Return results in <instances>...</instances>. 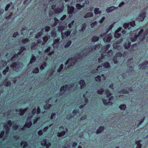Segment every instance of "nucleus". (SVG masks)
Wrapping results in <instances>:
<instances>
[{
	"instance_id": "338daca9",
	"label": "nucleus",
	"mask_w": 148,
	"mask_h": 148,
	"mask_svg": "<svg viewBox=\"0 0 148 148\" xmlns=\"http://www.w3.org/2000/svg\"><path fill=\"white\" fill-rule=\"evenodd\" d=\"M12 123H13L11 120H9L7 121V124L9 125L10 127H11Z\"/></svg>"
},
{
	"instance_id": "39448f33",
	"label": "nucleus",
	"mask_w": 148,
	"mask_h": 148,
	"mask_svg": "<svg viewBox=\"0 0 148 148\" xmlns=\"http://www.w3.org/2000/svg\"><path fill=\"white\" fill-rule=\"evenodd\" d=\"M139 66L142 68V69H145L148 67V61L145 60L139 65Z\"/></svg>"
},
{
	"instance_id": "72a5a7b5",
	"label": "nucleus",
	"mask_w": 148,
	"mask_h": 148,
	"mask_svg": "<svg viewBox=\"0 0 148 148\" xmlns=\"http://www.w3.org/2000/svg\"><path fill=\"white\" fill-rule=\"evenodd\" d=\"M118 58H117L116 56H114L112 58V61L113 63L115 64H117L118 63V61L117 60V59H118Z\"/></svg>"
},
{
	"instance_id": "f3484780",
	"label": "nucleus",
	"mask_w": 148,
	"mask_h": 148,
	"mask_svg": "<svg viewBox=\"0 0 148 148\" xmlns=\"http://www.w3.org/2000/svg\"><path fill=\"white\" fill-rule=\"evenodd\" d=\"M102 66L104 67L106 69H108L110 67L109 63L108 62H106L102 64Z\"/></svg>"
},
{
	"instance_id": "49530a36",
	"label": "nucleus",
	"mask_w": 148,
	"mask_h": 148,
	"mask_svg": "<svg viewBox=\"0 0 148 148\" xmlns=\"http://www.w3.org/2000/svg\"><path fill=\"white\" fill-rule=\"evenodd\" d=\"M145 116H143L141 119V121H140L139 124L137 125V127H138L139 126L141 125L142 123L144 122V120H145Z\"/></svg>"
},
{
	"instance_id": "79ce46f5",
	"label": "nucleus",
	"mask_w": 148,
	"mask_h": 148,
	"mask_svg": "<svg viewBox=\"0 0 148 148\" xmlns=\"http://www.w3.org/2000/svg\"><path fill=\"white\" fill-rule=\"evenodd\" d=\"M95 81L97 82H100L101 81V77L99 75H98L95 78Z\"/></svg>"
},
{
	"instance_id": "4c0bfd02",
	"label": "nucleus",
	"mask_w": 148,
	"mask_h": 148,
	"mask_svg": "<svg viewBox=\"0 0 148 148\" xmlns=\"http://www.w3.org/2000/svg\"><path fill=\"white\" fill-rule=\"evenodd\" d=\"M17 66L16 62H14L10 65V66L14 69H16Z\"/></svg>"
},
{
	"instance_id": "5fc2aeb1",
	"label": "nucleus",
	"mask_w": 148,
	"mask_h": 148,
	"mask_svg": "<svg viewBox=\"0 0 148 148\" xmlns=\"http://www.w3.org/2000/svg\"><path fill=\"white\" fill-rule=\"evenodd\" d=\"M60 41V39L59 38H57L55 39L53 41V43L52 45H54L57 44L58 43V42H59Z\"/></svg>"
},
{
	"instance_id": "bf43d9fd",
	"label": "nucleus",
	"mask_w": 148,
	"mask_h": 148,
	"mask_svg": "<svg viewBox=\"0 0 148 148\" xmlns=\"http://www.w3.org/2000/svg\"><path fill=\"white\" fill-rule=\"evenodd\" d=\"M98 46H99V45H93L91 48V50L92 51L93 50H96V49L98 47Z\"/></svg>"
},
{
	"instance_id": "cd10ccee",
	"label": "nucleus",
	"mask_w": 148,
	"mask_h": 148,
	"mask_svg": "<svg viewBox=\"0 0 148 148\" xmlns=\"http://www.w3.org/2000/svg\"><path fill=\"white\" fill-rule=\"evenodd\" d=\"M105 93L107 98H109L112 95L111 92L108 90H106Z\"/></svg>"
},
{
	"instance_id": "c756f323",
	"label": "nucleus",
	"mask_w": 148,
	"mask_h": 148,
	"mask_svg": "<svg viewBox=\"0 0 148 148\" xmlns=\"http://www.w3.org/2000/svg\"><path fill=\"white\" fill-rule=\"evenodd\" d=\"M119 108L121 110L124 111L126 108V105L125 104H121L119 106Z\"/></svg>"
},
{
	"instance_id": "2eb2a0df",
	"label": "nucleus",
	"mask_w": 148,
	"mask_h": 148,
	"mask_svg": "<svg viewBox=\"0 0 148 148\" xmlns=\"http://www.w3.org/2000/svg\"><path fill=\"white\" fill-rule=\"evenodd\" d=\"M65 134V131L63 130L60 132H58L57 133V136L58 137H61L64 136Z\"/></svg>"
},
{
	"instance_id": "393cba45",
	"label": "nucleus",
	"mask_w": 148,
	"mask_h": 148,
	"mask_svg": "<svg viewBox=\"0 0 148 148\" xmlns=\"http://www.w3.org/2000/svg\"><path fill=\"white\" fill-rule=\"evenodd\" d=\"M36 57L33 55H32V58L30 61L29 64H31L32 63L36 61Z\"/></svg>"
},
{
	"instance_id": "09e8293b",
	"label": "nucleus",
	"mask_w": 148,
	"mask_h": 148,
	"mask_svg": "<svg viewBox=\"0 0 148 148\" xmlns=\"http://www.w3.org/2000/svg\"><path fill=\"white\" fill-rule=\"evenodd\" d=\"M121 34L119 32H115V34H114V37L116 38H119L121 36Z\"/></svg>"
},
{
	"instance_id": "aec40b11",
	"label": "nucleus",
	"mask_w": 148,
	"mask_h": 148,
	"mask_svg": "<svg viewBox=\"0 0 148 148\" xmlns=\"http://www.w3.org/2000/svg\"><path fill=\"white\" fill-rule=\"evenodd\" d=\"M99 37L94 36L91 38V41L92 42H95L99 40Z\"/></svg>"
},
{
	"instance_id": "473e14b6",
	"label": "nucleus",
	"mask_w": 148,
	"mask_h": 148,
	"mask_svg": "<svg viewBox=\"0 0 148 148\" xmlns=\"http://www.w3.org/2000/svg\"><path fill=\"white\" fill-rule=\"evenodd\" d=\"M86 24L85 23H83L82 25V26L81 27V28L80 29L81 31L82 32H83L84 31L86 27Z\"/></svg>"
},
{
	"instance_id": "6e6552de",
	"label": "nucleus",
	"mask_w": 148,
	"mask_h": 148,
	"mask_svg": "<svg viewBox=\"0 0 148 148\" xmlns=\"http://www.w3.org/2000/svg\"><path fill=\"white\" fill-rule=\"evenodd\" d=\"M117 7H116L114 6H112L109 7L107 8L106 9V11L107 12L109 13L111 12L114 10V9H116Z\"/></svg>"
},
{
	"instance_id": "0eeeda50",
	"label": "nucleus",
	"mask_w": 148,
	"mask_h": 148,
	"mask_svg": "<svg viewBox=\"0 0 148 148\" xmlns=\"http://www.w3.org/2000/svg\"><path fill=\"white\" fill-rule=\"evenodd\" d=\"M146 14V12H145L144 11L142 12L139 15V16L140 18H140H139V20H140L141 21H143L145 17Z\"/></svg>"
},
{
	"instance_id": "dca6fc26",
	"label": "nucleus",
	"mask_w": 148,
	"mask_h": 148,
	"mask_svg": "<svg viewBox=\"0 0 148 148\" xmlns=\"http://www.w3.org/2000/svg\"><path fill=\"white\" fill-rule=\"evenodd\" d=\"M20 145L23 148H26L28 145L27 142L25 141H22L20 143Z\"/></svg>"
},
{
	"instance_id": "6e6d98bb",
	"label": "nucleus",
	"mask_w": 148,
	"mask_h": 148,
	"mask_svg": "<svg viewBox=\"0 0 148 148\" xmlns=\"http://www.w3.org/2000/svg\"><path fill=\"white\" fill-rule=\"evenodd\" d=\"M54 26H56L59 22V20L56 17H54Z\"/></svg>"
},
{
	"instance_id": "3c124183",
	"label": "nucleus",
	"mask_w": 148,
	"mask_h": 148,
	"mask_svg": "<svg viewBox=\"0 0 148 148\" xmlns=\"http://www.w3.org/2000/svg\"><path fill=\"white\" fill-rule=\"evenodd\" d=\"M122 54L120 52H117L115 56H116L117 58H120L122 56Z\"/></svg>"
},
{
	"instance_id": "412c9836",
	"label": "nucleus",
	"mask_w": 148,
	"mask_h": 148,
	"mask_svg": "<svg viewBox=\"0 0 148 148\" xmlns=\"http://www.w3.org/2000/svg\"><path fill=\"white\" fill-rule=\"evenodd\" d=\"M47 63L46 62H44L40 66V68L41 70H43L47 65Z\"/></svg>"
},
{
	"instance_id": "7ed1b4c3",
	"label": "nucleus",
	"mask_w": 148,
	"mask_h": 148,
	"mask_svg": "<svg viewBox=\"0 0 148 148\" xmlns=\"http://www.w3.org/2000/svg\"><path fill=\"white\" fill-rule=\"evenodd\" d=\"M27 122L24 125V126L29 128L32 125V123L31 121V117H28L27 118Z\"/></svg>"
},
{
	"instance_id": "5701e85b",
	"label": "nucleus",
	"mask_w": 148,
	"mask_h": 148,
	"mask_svg": "<svg viewBox=\"0 0 148 148\" xmlns=\"http://www.w3.org/2000/svg\"><path fill=\"white\" fill-rule=\"evenodd\" d=\"M16 112L19 113L20 115L21 116H23L25 114L23 110V108H20L19 110L17 109L16 110Z\"/></svg>"
},
{
	"instance_id": "ea45409f",
	"label": "nucleus",
	"mask_w": 148,
	"mask_h": 148,
	"mask_svg": "<svg viewBox=\"0 0 148 148\" xmlns=\"http://www.w3.org/2000/svg\"><path fill=\"white\" fill-rule=\"evenodd\" d=\"M63 64H61L60 65V67L57 69V71L58 73H60L61 72L62 70L63 69Z\"/></svg>"
},
{
	"instance_id": "de8ad7c7",
	"label": "nucleus",
	"mask_w": 148,
	"mask_h": 148,
	"mask_svg": "<svg viewBox=\"0 0 148 148\" xmlns=\"http://www.w3.org/2000/svg\"><path fill=\"white\" fill-rule=\"evenodd\" d=\"M74 117V115H73L72 113H69L68 114L67 116V118L68 120H70L72 117Z\"/></svg>"
},
{
	"instance_id": "ddd939ff",
	"label": "nucleus",
	"mask_w": 148,
	"mask_h": 148,
	"mask_svg": "<svg viewBox=\"0 0 148 148\" xmlns=\"http://www.w3.org/2000/svg\"><path fill=\"white\" fill-rule=\"evenodd\" d=\"M131 43L128 42L127 43L125 42L123 44V46L125 49H129L131 46Z\"/></svg>"
},
{
	"instance_id": "4468645a",
	"label": "nucleus",
	"mask_w": 148,
	"mask_h": 148,
	"mask_svg": "<svg viewBox=\"0 0 148 148\" xmlns=\"http://www.w3.org/2000/svg\"><path fill=\"white\" fill-rule=\"evenodd\" d=\"M93 14L92 12H88L86 13L84 16V18H85L92 17L93 16Z\"/></svg>"
},
{
	"instance_id": "423d86ee",
	"label": "nucleus",
	"mask_w": 148,
	"mask_h": 148,
	"mask_svg": "<svg viewBox=\"0 0 148 148\" xmlns=\"http://www.w3.org/2000/svg\"><path fill=\"white\" fill-rule=\"evenodd\" d=\"M69 90V88H68V85L65 84L64 86H63L60 88V91L63 93H64L66 91Z\"/></svg>"
},
{
	"instance_id": "4be33fe9",
	"label": "nucleus",
	"mask_w": 148,
	"mask_h": 148,
	"mask_svg": "<svg viewBox=\"0 0 148 148\" xmlns=\"http://www.w3.org/2000/svg\"><path fill=\"white\" fill-rule=\"evenodd\" d=\"M129 93L128 91L126 90L124 88H123L121 89L119 92V93L120 94H128Z\"/></svg>"
},
{
	"instance_id": "37998d69",
	"label": "nucleus",
	"mask_w": 148,
	"mask_h": 148,
	"mask_svg": "<svg viewBox=\"0 0 148 148\" xmlns=\"http://www.w3.org/2000/svg\"><path fill=\"white\" fill-rule=\"evenodd\" d=\"M9 70V67L8 66H7L5 69L2 72V73L3 75H5L6 74L7 72H8Z\"/></svg>"
},
{
	"instance_id": "e2e57ef3",
	"label": "nucleus",
	"mask_w": 148,
	"mask_h": 148,
	"mask_svg": "<svg viewBox=\"0 0 148 148\" xmlns=\"http://www.w3.org/2000/svg\"><path fill=\"white\" fill-rule=\"evenodd\" d=\"M56 114L55 113H52L51 115V119H54L56 118Z\"/></svg>"
},
{
	"instance_id": "f8f14e48",
	"label": "nucleus",
	"mask_w": 148,
	"mask_h": 148,
	"mask_svg": "<svg viewBox=\"0 0 148 148\" xmlns=\"http://www.w3.org/2000/svg\"><path fill=\"white\" fill-rule=\"evenodd\" d=\"M26 50V48L25 46H22L20 47L18 52L17 53L19 55H20L22 54L23 51Z\"/></svg>"
},
{
	"instance_id": "774afa93",
	"label": "nucleus",
	"mask_w": 148,
	"mask_h": 148,
	"mask_svg": "<svg viewBox=\"0 0 148 148\" xmlns=\"http://www.w3.org/2000/svg\"><path fill=\"white\" fill-rule=\"evenodd\" d=\"M54 11L56 13H59L61 11L60 8H56Z\"/></svg>"
},
{
	"instance_id": "a211bd4d",
	"label": "nucleus",
	"mask_w": 148,
	"mask_h": 148,
	"mask_svg": "<svg viewBox=\"0 0 148 148\" xmlns=\"http://www.w3.org/2000/svg\"><path fill=\"white\" fill-rule=\"evenodd\" d=\"M141 142V140H137L135 142V143L137 145L136 148H141L142 147V144L140 143Z\"/></svg>"
},
{
	"instance_id": "f03ea898",
	"label": "nucleus",
	"mask_w": 148,
	"mask_h": 148,
	"mask_svg": "<svg viewBox=\"0 0 148 148\" xmlns=\"http://www.w3.org/2000/svg\"><path fill=\"white\" fill-rule=\"evenodd\" d=\"M76 61V58H69L65 62V64L68 65V68H70L71 66L74 65L75 63V62Z\"/></svg>"
},
{
	"instance_id": "13d9d810",
	"label": "nucleus",
	"mask_w": 148,
	"mask_h": 148,
	"mask_svg": "<svg viewBox=\"0 0 148 148\" xmlns=\"http://www.w3.org/2000/svg\"><path fill=\"white\" fill-rule=\"evenodd\" d=\"M129 25L132 27H134L135 25V21H133L129 23Z\"/></svg>"
},
{
	"instance_id": "58836bf2",
	"label": "nucleus",
	"mask_w": 148,
	"mask_h": 148,
	"mask_svg": "<svg viewBox=\"0 0 148 148\" xmlns=\"http://www.w3.org/2000/svg\"><path fill=\"white\" fill-rule=\"evenodd\" d=\"M47 143V139H43L42 142L41 143V144L42 146H46V145Z\"/></svg>"
},
{
	"instance_id": "052dcab7",
	"label": "nucleus",
	"mask_w": 148,
	"mask_h": 148,
	"mask_svg": "<svg viewBox=\"0 0 148 148\" xmlns=\"http://www.w3.org/2000/svg\"><path fill=\"white\" fill-rule=\"evenodd\" d=\"M78 112V111L76 109L74 110L72 112L73 115H74V116H75Z\"/></svg>"
},
{
	"instance_id": "69168bd1",
	"label": "nucleus",
	"mask_w": 148,
	"mask_h": 148,
	"mask_svg": "<svg viewBox=\"0 0 148 148\" xmlns=\"http://www.w3.org/2000/svg\"><path fill=\"white\" fill-rule=\"evenodd\" d=\"M51 49V47L50 46L49 47H48V48L47 49H45V51H44V53H46L48 52H49L50 50Z\"/></svg>"
},
{
	"instance_id": "2f4dec72",
	"label": "nucleus",
	"mask_w": 148,
	"mask_h": 148,
	"mask_svg": "<svg viewBox=\"0 0 148 148\" xmlns=\"http://www.w3.org/2000/svg\"><path fill=\"white\" fill-rule=\"evenodd\" d=\"M94 11L95 14H100L101 13V11L99 10V8H95L94 9Z\"/></svg>"
},
{
	"instance_id": "4d7b16f0",
	"label": "nucleus",
	"mask_w": 148,
	"mask_h": 148,
	"mask_svg": "<svg viewBox=\"0 0 148 148\" xmlns=\"http://www.w3.org/2000/svg\"><path fill=\"white\" fill-rule=\"evenodd\" d=\"M97 23L96 21H95L94 22L90 24L91 27L92 28H93L96 25H97Z\"/></svg>"
},
{
	"instance_id": "b1692460",
	"label": "nucleus",
	"mask_w": 148,
	"mask_h": 148,
	"mask_svg": "<svg viewBox=\"0 0 148 148\" xmlns=\"http://www.w3.org/2000/svg\"><path fill=\"white\" fill-rule=\"evenodd\" d=\"M102 100L103 103L104 105L106 106L108 105L109 104H110L111 105H112V102L110 101L106 102L107 101V100H106L105 99H103Z\"/></svg>"
},
{
	"instance_id": "a878e982",
	"label": "nucleus",
	"mask_w": 148,
	"mask_h": 148,
	"mask_svg": "<svg viewBox=\"0 0 148 148\" xmlns=\"http://www.w3.org/2000/svg\"><path fill=\"white\" fill-rule=\"evenodd\" d=\"M71 41L70 40L67 41L66 44L64 45V47L65 48L69 47L71 44Z\"/></svg>"
},
{
	"instance_id": "20e7f679",
	"label": "nucleus",
	"mask_w": 148,
	"mask_h": 148,
	"mask_svg": "<svg viewBox=\"0 0 148 148\" xmlns=\"http://www.w3.org/2000/svg\"><path fill=\"white\" fill-rule=\"evenodd\" d=\"M71 33V31L70 30L66 31L64 32L61 33V37L62 39H63L66 37H68Z\"/></svg>"
},
{
	"instance_id": "1a4fd4ad",
	"label": "nucleus",
	"mask_w": 148,
	"mask_h": 148,
	"mask_svg": "<svg viewBox=\"0 0 148 148\" xmlns=\"http://www.w3.org/2000/svg\"><path fill=\"white\" fill-rule=\"evenodd\" d=\"M104 127L103 126H99L96 131V133L97 134H99L102 133L104 131Z\"/></svg>"
},
{
	"instance_id": "f704fd0d",
	"label": "nucleus",
	"mask_w": 148,
	"mask_h": 148,
	"mask_svg": "<svg viewBox=\"0 0 148 148\" xmlns=\"http://www.w3.org/2000/svg\"><path fill=\"white\" fill-rule=\"evenodd\" d=\"M104 92V89L102 88H101L99 90H97V93L99 95H101L103 94Z\"/></svg>"
},
{
	"instance_id": "e433bc0d",
	"label": "nucleus",
	"mask_w": 148,
	"mask_h": 148,
	"mask_svg": "<svg viewBox=\"0 0 148 148\" xmlns=\"http://www.w3.org/2000/svg\"><path fill=\"white\" fill-rule=\"evenodd\" d=\"M114 23L112 24L108 27L106 29V33H108L112 29L114 26Z\"/></svg>"
},
{
	"instance_id": "bb28decb",
	"label": "nucleus",
	"mask_w": 148,
	"mask_h": 148,
	"mask_svg": "<svg viewBox=\"0 0 148 148\" xmlns=\"http://www.w3.org/2000/svg\"><path fill=\"white\" fill-rule=\"evenodd\" d=\"M43 42L42 43L43 45H45L47 42L48 40V37L47 36H45L42 38Z\"/></svg>"
},
{
	"instance_id": "680f3d73",
	"label": "nucleus",
	"mask_w": 148,
	"mask_h": 148,
	"mask_svg": "<svg viewBox=\"0 0 148 148\" xmlns=\"http://www.w3.org/2000/svg\"><path fill=\"white\" fill-rule=\"evenodd\" d=\"M19 35V33L18 32H16L13 34V37L14 38H16V36H18Z\"/></svg>"
},
{
	"instance_id": "c03bdc74",
	"label": "nucleus",
	"mask_w": 148,
	"mask_h": 148,
	"mask_svg": "<svg viewBox=\"0 0 148 148\" xmlns=\"http://www.w3.org/2000/svg\"><path fill=\"white\" fill-rule=\"evenodd\" d=\"M4 85L5 86L7 87L8 86H10L11 85V83L10 81H8L7 82H5Z\"/></svg>"
},
{
	"instance_id": "8fccbe9b",
	"label": "nucleus",
	"mask_w": 148,
	"mask_h": 148,
	"mask_svg": "<svg viewBox=\"0 0 148 148\" xmlns=\"http://www.w3.org/2000/svg\"><path fill=\"white\" fill-rule=\"evenodd\" d=\"M129 23H124L123 24V27L125 29H126L129 27Z\"/></svg>"
},
{
	"instance_id": "7c9ffc66",
	"label": "nucleus",
	"mask_w": 148,
	"mask_h": 148,
	"mask_svg": "<svg viewBox=\"0 0 148 148\" xmlns=\"http://www.w3.org/2000/svg\"><path fill=\"white\" fill-rule=\"evenodd\" d=\"M51 106V105L50 104H47L44 105L43 106V108L44 110H48Z\"/></svg>"
},
{
	"instance_id": "9b49d317",
	"label": "nucleus",
	"mask_w": 148,
	"mask_h": 148,
	"mask_svg": "<svg viewBox=\"0 0 148 148\" xmlns=\"http://www.w3.org/2000/svg\"><path fill=\"white\" fill-rule=\"evenodd\" d=\"M79 83L80 85L81 89H83L84 88L86 85L85 82L84 80H81L79 82Z\"/></svg>"
},
{
	"instance_id": "c85d7f7f",
	"label": "nucleus",
	"mask_w": 148,
	"mask_h": 148,
	"mask_svg": "<svg viewBox=\"0 0 148 148\" xmlns=\"http://www.w3.org/2000/svg\"><path fill=\"white\" fill-rule=\"evenodd\" d=\"M42 34V31H40L37 33L35 36V38H39Z\"/></svg>"
},
{
	"instance_id": "6ab92c4d",
	"label": "nucleus",
	"mask_w": 148,
	"mask_h": 148,
	"mask_svg": "<svg viewBox=\"0 0 148 148\" xmlns=\"http://www.w3.org/2000/svg\"><path fill=\"white\" fill-rule=\"evenodd\" d=\"M18 54H14L10 59L11 61H14L16 60V59L18 57Z\"/></svg>"
},
{
	"instance_id": "c9c22d12",
	"label": "nucleus",
	"mask_w": 148,
	"mask_h": 148,
	"mask_svg": "<svg viewBox=\"0 0 148 148\" xmlns=\"http://www.w3.org/2000/svg\"><path fill=\"white\" fill-rule=\"evenodd\" d=\"M12 2H10V3H8L6 5L5 8V10L6 11H7L8 10V9L12 5Z\"/></svg>"
},
{
	"instance_id": "a18cd8bd",
	"label": "nucleus",
	"mask_w": 148,
	"mask_h": 148,
	"mask_svg": "<svg viewBox=\"0 0 148 148\" xmlns=\"http://www.w3.org/2000/svg\"><path fill=\"white\" fill-rule=\"evenodd\" d=\"M64 26H60L58 27V30L60 32H62V31L64 29Z\"/></svg>"
},
{
	"instance_id": "f257e3e1",
	"label": "nucleus",
	"mask_w": 148,
	"mask_h": 148,
	"mask_svg": "<svg viewBox=\"0 0 148 148\" xmlns=\"http://www.w3.org/2000/svg\"><path fill=\"white\" fill-rule=\"evenodd\" d=\"M144 30L143 29H141L138 32V34H135L134 36L130 38V39L132 42H135L138 37H139V40L142 41L145 39V34L143 33Z\"/></svg>"
},
{
	"instance_id": "a19ab883",
	"label": "nucleus",
	"mask_w": 148,
	"mask_h": 148,
	"mask_svg": "<svg viewBox=\"0 0 148 148\" xmlns=\"http://www.w3.org/2000/svg\"><path fill=\"white\" fill-rule=\"evenodd\" d=\"M76 6L78 9L79 10L81 8H83L84 7V5H81L79 3H77L76 4Z\"/></svg>"
},
{
	"instance_id": "864d4df0",
	"label": "nucleus",
	"mask_w": 148,
	"mask_h": 148,
	"mask_svg": "<svg viewBox=\"0 0 148 148\" xmlns=\"http://www.w3.org/2000/svg\"><path fill=\"white\" fill-rule=\"evenodd\" d=\"M29 41V40L27 38H25L24 39H23L22 40V42L23 43H26L27 42H28Z\"/></svg>"
},
{
	"instance_id": "9d476101",
	"label": "nucleus",
	"mask_w": 148,
	"mask_h": 148,
	"mask_svg": "<svg viewBox=\"0 0 148 148\" xmlns=\"http://www.w3.org/2000/svg\"><path fill=\"white\" fill-rule=\"evenodd\" d=\"M74 8L73 6H68L67 12L69 14H72L73 13Z\"/></svg>"
},
{
	"instance_id": "603ef678",
	"label": "nucleus",
	"mask_w": 148,
	"mask_h": 148,
	"mask_svg": "<svg viewBox=\"0 0 148 148\" xmlns=\"http://www.w3.org/2000/svg\"><path fill=\"white\" fill-rule=\"evenodd\" d=\"M39 72V69L37 67L36 68L32 71V72L34 73H37Z\"/></svg>"
},
{
	"instance_id": "0e129e2a",
	"label": "nucleus",
	"mask_w": 148,
	"mask_h": 148,
	"mask_svg": "<svg viewBox=\"0 0 148 148\" xmlns=\"http://www.w3.org/2000/svg\"><path fill=\"white\" fill-rule=\"evenodd\" d=\"M55 72V70L54 69H52L50 73L49 74V76H51L53 75V74Z\"/></svg>"
}]
</instances>
